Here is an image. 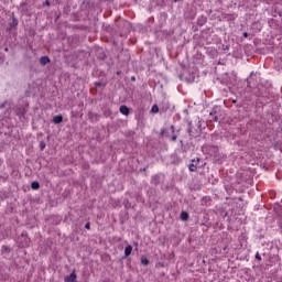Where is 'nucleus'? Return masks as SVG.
<instances>
[{"instance_id": "f257e3e1", "label": "nucleus", "mask_w": 282, "mask_h": 282, "mask_svg": "<svg viewBox=\"0 0 282 282\" xmlns=\"http://www.w3.org/2000/svg\"><path fill=\"white\" fill-rule=\"evenodd\" d=\"M199 162H202V159H199V158L193 159L191 161V163L188 164V169H189L191 173H195V171H197V166H198Z\"/></svg>"}, {"instance_id": "f03ea898", "label": "nucleus", "mask_w": 282, "mask_h": 282, "mask_svg": "<svg viewBox=\"0 0 282 282\" xmlns=\"http://www.w3.org/2000/svg\"><path fill=\"white\" fill-rule=\"evenodd\" d=\"M64 281H66V282H76V271H73L69 275H66L64 278Z\"/></svg>"}, {"instance_id": "7ed1b4c3", "label": "nucleus", "mask_w": 282, "mask_h": 282, "mask_svg": "<svg viewBox=\"0 0 282 282\" xmlns=\"http://www.w3.org/2000/svg\"><path fill=\"white\" fill-rule=\"evenodd\" d=\"M53 122H54V124H61V122H63V116H61V115L54 116Z\"/></svg>"}, {"instance_id": "20e7f679", "label": "nucleus", "mask_w": 282, "mask_h": 282, "mask_svg": "<svg viewBox=\"0 0 282 282\" xmlns=\"http://www.w3.org/2000/svg\"><path fill=\"white\" fill-rule=\"evenodd\" d=\"M119 111L122 113V116H127L129 113V107L120 106Z\"/></svg>"}, {"instance_id": "39448f33", "label": "nucleus", "mask_w": 282, "mask_h": 282, "mask_svg": "<svg viewBox=\"0 0 282 282\" xmlns=\"http://www.w3.org/2000/svg\"><path fill=\"white\" fill-rule=\"evenodd\" d=\"M131 252H133V247L131 245H128L126 248H124V254L126 257H129L131 254Z\"/></svg>"}, {"instance_id": "423d86ee", "label": "nucleus", "mask_w": 282, "mask_h": 282, "mask_svg": "<svg viewBox=\"0 0 282 282\" xmlns=\"http://www.w3.org/2000/svg\"><path fill=\"white\" fill-rule=\"evenodd\" d=\"M40 63H41V65H47V63H50V57H47V56H42V57L40 58Z\"/></svg>"}, {"instance_id": "0eeeda50", "label": "nucleus", "mask_w": 282, "mask_h": 282, "mask_svg": "<svg viewBox=\"0 0 282 282\" xmlns=\"http://www.w3.org/2000/svg\"><path fill=\"white\" fill-rule=\"evenodd\" d=\"M40 186H41V185H40L39 182H36V181L31 183V188H32L33 191H39Z\"/></svg>"}, {"instance_id": "6e6552de", "label": "nucleus", "mask_w": 282, "mask_h": 282, "mask_svg": "<svg viewBox=\"0 0 282 282\" xmlns=\"http://www.w3.org/2000/svg\"><path fill=\"white\" fill-rule=\"evenodd\" d=\"M181 219H182V221H188V213L182 212L181 213Z\"/></svg>"}, {"instance_id": "1a4fd4ad", "label": "nucleus", "mask_w": 282, "mask_h": 282, "mask_svg": "<svg viewBox=\"0 0 282 282\" xmlns=\"http://www.w3.org/2000/svg\"><path fill=\"white\" fill-rule=\"evenodd\" d=\"M141 263H142V265H149V259H147V257L142 256Z\"/></svg>"}, {"instance_id": "9d476101", "label": "nucleus", "mask_w": 282, "mask_h": 282, "mask_svg": "<svg viewBox=\"0 0 282 282\" xmlns=\"http://www.w3.org/2000/svg\"><path fill=\"white\" fill-rule=\"evenodd\" d=\"M159 111H160V108L158 107V105L152 106L151 108L152 113H158Z\"/></svg>"}, {"instance_id": "9b49d317", "label": "nucleus", "mask_w": 282, "mask_h": 282, "mask_svg": "<svg viewBox=\"0 0 282 282\" xmlns=\"http://www.w3.org/2000/svg\"><path fill=\"white\" fill-rule=\"evenodd\" d=\"M107 84H104L102 82H96L95 87H106Z\"/></svg>"}, {"instance_id": "f8f14e48", "label": "nucleus", "mask_w": 282, "mask_h": 282, "mask_svg": "<svg viewBox=\"0 0 282 282\" xmlns=\"http://www.w3.org/2000/svg\"><path fill=\"white\" fill-rule=\"evenodd\" d=\"M212 120H213V122H219V117L214 116V117L212 118Z\"/></svg>"}, {"instance_id": "ddd939ff", "label": "nucleus", "mask_w": 282, "mask_h": 282, "mask_svg": "<svg viewBox=\"0 0 282 282\" xmlns=\"http://www.w3.org/2000/svg\"><path fill=\"white\" fill-rule=\"evenodd\" d=\"M85 228H86V230H91V225H90L89 223H87V224L85 225Z\"/></svg>"}, {"instance_id": "4468645a", "label": "nucleus", "mask_w": 282, "mask_h": 282, "mask_svg": "<svg viewBox=\"0 0 282 282\" xmlns=\"http://www.w3.org/2000/svg\"><path fill=\"white\" fill-rule=\"evenodd\" d=\"M40 147H41V150L43 151V149H45V142H40Z\"/></svg>"}, {"instance_id": "2eb2a0df", "label": "nucleus", "mask_w": 282, "mask_h": 282, "mask_svg": "<svg viewBox=\"0 0 282 282\" xmlns=\"http://www.w3.org/2000/svg\"><path fill=\"white\" fill-rule=\"evenodd\" d=\"M171 140L172 142H175V140H177V135H172Z\"/></svg>"}, {"instance_id": "dca6fc26", "label": "nucleus", "mask_w": 282, "mask_h": 282, "mask_svg": "<svg viewBox=\"0 0 282 282\" xmlns=\"http://www.w3.org/2000/svg\"><path fill=\"white\" fill-rule=\"evenodd\" d=\"M256 259L258 260V261H261V254H256Z\"/></svg>"}, {"instance_id": "f3484780", "label": "nucleus", "mask_w": 282, "mask_h": 282, "mask_svg": "<svg viewBox=\"0 0 282 282\" xmlns=\"http://www.w3.org/2000/svg\"><path fill=\"white\" fill-rule=\"evenodd\" d=\"M243 37H245V39H248V32H245V33H243Z\"/></svg>"}, {"instance_id": "a211bd4d", "label": "nucleus", "mask_w": 282, "mask_h": 282, "mask_svg": "<svg viewBox=\"0 0 282 282\" xmlns=\"http://www.w3.org/2000/svg\"><path fill=\"white\" fill-rule=\"evenodd\" d=\"M45 6H50V0H46V1H45Z\"/></svg>"}, {"instance_id": "6ab92c4d", "label": "nucleus", "mask_w": 282, "mask_h": 282, "mask_svg": "<svg viewBox=\"0 0 282 282\" xmlns=\"http://www.w3.org/2000/svg\"><path fill=\"white\" fill-rule=\"evenodd\" d=\"M3 107H6V105L0 106V109H3Z\"/></svg>"}, {"instance_id": "aec40b11", "label": "nucleus", "mask_w": 282, "mask_h": 282, "mask_svg": "<svg viewBox=\"0 0 282 282\" xmlns=\"http://www.w3.org/2000/svg\"><path fill=\"white\" fill-rule=\"evenodd\" d=\"M131 80H135V77H131Z\"/></svg>"}, {"instance_id": "412c9836", "label": "nucleus", "mask_w": 282, "mask_h": 282, "mask_svg": "<svg viewBox=\"0 0 282 282\" xmlns=\"http://www.w3.org/2000/svg\"><path fill=\"white\" fill-rule=\"evenodd\" d=\"M188 133H189V135H193V134H191V130H188Z\"/></svg>"}, {"instance_id": "4be33fe9", "label": "nucleus", "mask_w": 282, "mask_h": 282, "mask_svg": "<svg viewBox=\"0 0 282 282\" xmlns=\"http://www.w3.org/2000/svg\"><path fill=\"white\" fill-rule=\"evenodd\" d=\"M171 129H175V127L172 126Z\"/></svg>"}]
</instances>
